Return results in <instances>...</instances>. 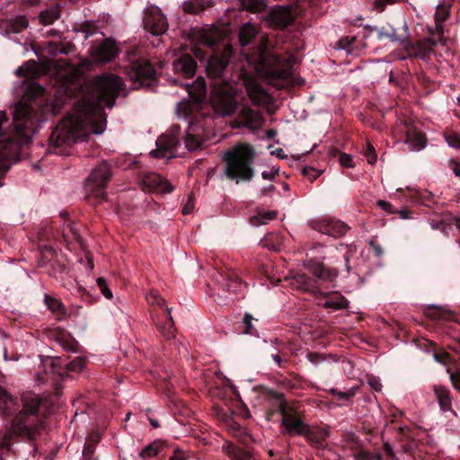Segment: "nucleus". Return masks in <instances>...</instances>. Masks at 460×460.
Here are the masks:
<instances>
[{"label":"nucleus","instance_id":"nucleus-58","mask_svg":"<svg viewBox=\"0 0 460 460\" xmlns=\"http://www.w3.org/2000/svg\"><path fill=\"white\" fill-rule=\"evenodd\" d=\"M99 438L100 437L97 434L92 436L91 440L88 442V444L85 446V447L84 449V453L86 456H89L94 452V446L93 443L97 442L99 440Z\"/></svg>","mask_w":460,"mask_h":460},{"label":"nucleus","instance_id":"nucleus-35","mask_svg":"<svg viewBox=\"0 0 460 460\" xmlns=\"http://www.w3.org/2000/svg\"><path fill=\"white\" fill-rule=\"evenodd\" d=\"M224 450L232 460H250V454L233 444L224 446Z\"/></svg>","mask_w":460,"mask_h":460},{"label":"nucleus","instance_id":"nucleus-63","mask_svg":"<svg viewBox=\"0 0 460 460\" xmlns=\"http://www.w3.org/2000/svg\"><path fill=\"white\" fill-rule=\"evenodd\" d=\"M272 358L279 367L284 368L288 364V360L283 358L279 354L272 355Z\"/></svg>","mask_w":460,"mask_h":460},{"label":"nucleus","instance_id":"nucleus-1","mask_svg":"<svg viewBox=\"0 0 460 460\" xmlns=\"http://www.w3.org/2000/svg\"><path fill=\"white\" fill-rule=\"evenodd\" d=\"M124 87L119 75L103 74L97 76L91 89L75 102L72 112L52 130L49 138L51 151L66 155V147L77 140L86 139L91 133L102 134L107 123L104 107L112 108Z\"/></svg>","mask_w":460,"mask_h":460},{"label":"nucleus","instance_id":"nucleus-41","mask_svg":"<svg viewBox=\"0 0 460 460\" xmlns=\"http://www.w3.org/2000/svg\"><path fill=\"white\" fill-rule=\"evenodd\" d=\"M358 39L356 36H346L339 40L338 45L341 49H346L349 52H352L354 49L358 48Z\"/></svg>","mask_w":460,"mask_h":460},{"label":"nucleus","instance_id":"nucleus-20","mask_svg":"<svg viewBox=\"0 0 460 460\" xmlns=\"http://www.w3.org/2000/svg\"><path fill=\"white\" fill-rule=\"evenodd\" d=\"M247 94L254 105H261L270 98L268 93L260 83L250 79L245 83Z\"/></svg>","mask_w":460,"mask_h":460},{"label":"nucleus","instance_id":"nucleus-48","mask_svg":"<svg viewBox=\"0 0 460 460\" xmlns=\"http://www.w3.org/2000/svg\"><path fill=\"white\" fill-rule=\"evenodd\" d=\"M364 155L366 156L368 164H374L377 160V155L373 145L369 142L366 144L364 149Z\"/></svg>","mask_w":460,"mask_h":460},{"label":"nucleus","instance_id":"nucleus-22","mask_svg":"<svg viewBox=\"0 0 460 460\" xmlns=\"http://www.w3.org/2000/svg\"><path fill=\"white\" fill-rule=\"evenodd\" d=\"M29 26V21L25 15H18L14 18L5 20L2 22L1 28L6 35L20 33Z\"/></svg>","mask_w":460,"mask_h":460},{"label":"nucleus","instance_id":"nucleus-46","mask_svg":"<svg viewBox=\"0 0 460 460\" xmlns=\"http://www.w3.org/2000/svg\"><path fill=\"white\" fill-rule=\"evenodd\" d=\"M449 16V10L448 8L444 4H439L437 7L436 13H435V21L436 23H443L447 17Z\"/></svg>","mask_w":460,"mask_h":460},{"label":"nucleus","instance_id":"nucleus-28","mask_svg":"<svg viewBox=\"0 0 460 460\" xmlns=\"http://www.w3.org/2000/svg\"><path fill=\"white\" fill-rule=\"evenodd\" d=\"M405 142L411 146L412 150H421L427 145V138L424 133L411 128L406 132Z\"/></svg>","mask_w":460,"mask_h":460},{"label":"nucleus","instance_id":"nucleus-18","mask_svg":"<svg viewBox=\"0 0 460 460\" xmlns=\"http://www.w3.org/2000/svg\"><path fill=\"white\" fill-rule=\"evenodd\" d=\"M172 66L174 72L185 78L193 77L196 74L197 63L190 54H182Z\"/></svg>","mask_w":460,"mask_h":460},{"label":"nucleus","instance_id":"nucleus-64","mask_svg":"<svg viewBox=\"0 0 460 460\" xmlns=\"http://www.w3.org/2000/svg\"><path fill=\"white\" fill-rule=\"evenodd\" d=\"M178 111H182V113L184 114L185 118L187 119L190 112V107L188 103H179L178 105Z\"/></svg>","mask_w":460,"mask_h":460},{"label":"nucleus","instance_id":"nucleus-13","mask_svg":"<svg viewBox=\"0 0 460 460\" xmlns=\"http://www.w3.org/2000/svg\"><path fill=\"white\" fill-rule=\"evenodd\" d=\"M310 226L313 229L335 238L344 235L349 229V226L341 220L327 218L313 220Z\"/></svg>","mask_w":460,"mask_h":460},{"label":"nucleus","instance_id":"nucleus-24","mask_svg":"<svg viewBox=\"0 0 460 460\" xmlns=\"http://www.w3.org/2000/svg\"><path fill=\"white\" fill-rule=\"evenodd\" d=\"M304 437L307 441L317 447H323V442L329 437L330 431L326 428H310L308 425L305 429Z\"/></svg>","mask_w":460,"mask_h":460},{"label":"nucleus","instance_id":"nucleus-42","mask_svg":"<svg viewBox=\"0 0 460 460\" xmlns=\"http://www.w3.org/2000/svg\"><path fill=\"white\" fill-rule=\"evenodd\" d=\"M146 299L149 304L156 305L161 309H164L166 311V314H168V312H171V310L166 305L165 300L160 296L157 291L151 290L147 295Z\"/></svg>","mask_w":460,"mask_h":460},{"label":"nucleus","instance_id":"nucleus-50","mask_svg":"<svg viewBox=\"0 0 460 460\" xmlns=\"http://www.w3.org/2000/svg\"><path fill=\"white\" fill-rule=\"evenodd\" d=\"M158 445L155 442H154L145 447L140 452L139 456L143 458L152 457L158 454Z\"/></svg>","mask_w":460,"mask_h":460},{"label":"nucleus","instance_id":"nucleus-56","mask_svg":"<svg viewBox=\"0 0 460 460\" xmlns=\"http://www.w3.org/2000/svg\"><path fill=\"white\" fill-rule=\"evenodd\" d=\"M75 50V45L73 43H60L56 48V51L61 54L67 55Z\"/></svg>","mask_w":460,"mask_h":460},{"label":"nucleus","instance_id":"nucleus-32","mask_svg":"<svg viewBox=\"0 0 460 460\" xmlns=\"http://www.w3.org/2000/svg\"><path fill=\"white\" fill-rule=\"evenodd\" d=\"M60 18V7L58 4L41 11L39 14L40 22L42 25H50Z\"/></svg>","mask_w":460,"mask_h":460},{"label":"nucleus","instance_id":"nucleus-62","mask_svg":"<svg viewBox=\"0 0 460 460\" xmlns=\"http://www.w3.org/2000/svg\"><path fill=\"white\" fill-rule=\"evenodd\" d=\"M369 244H370V246L372 247V249H373V251H374V252H375V254H376V256H378V257H379V256H382V255H383V253H384V250H383V248L381 247V245H380V244H378V243H377L376 241H374V240H371V241L369 242Z\"/></svg>","mask_w":460,"mask_h":460},{"label":"nucleus","instance_id":"nucleus-55","mask_svg":"<svg viewBox=\"0 0 460 460\" xmlns=\"http://www.w3.org/2000/svg\"><path fill=\"white\" fill-rule=\"evenodd\" d=\"M367 384L370 385V387L373 390H375L376 392L381 391L382 385L380 383V380H379L378 376H367Z\"/></svg>","mask_w":460,"mask_h":460},{"label":"nucleus","instance_id":"nucleus-6","mask_svg":"<svg viewBox=\"0 0 460 460\" xmlns=\"http://www.w3.org/2000/svg\"><path fill=\"white\" fill-rule=\"evenodd\" d=\"M255 156L254 147L248 143H239L227 150L223 157L226 178L236 184L252 181Z\"/></svg>","mask_w":460,"mask_h":460},{"label":"nucleus","instance_id":"nucleus-52","mask_svg":"<svg viewBox=\"0 0 460 460\" xmlns=\"http://www.w3.org/2000/svg\"><path fill=\"white\" fill-rule=\"evenodd\" d=\"M339 162L342 167L346 168H353L355 165L353 164V158L350 155L346 153H341L339 156Z\"/></svg>","mask_w":460,"mask_h":460},{"label":"nucleus","instance_id":"nucleus-49","mask_svg":"<svg viewBox=\"0 0 460 460\" xmlns=\"http://www.w3.org/2000/svg\"><path fill=\"white\" fill-rule=\"evenodd\" d=\"M167 318L170 321L169 327L162 326L161 332L165 339L171 340L174 337V323L171 315V312H168Z\"/></svg>","mask_w":460,"mask_h":460},{"label":"nucleus","instance_id":"nucleus-17","mask_svg":"<svg viewBox=\"0 0 460 460\" xmlns=\"http://www.w3.org/2000/svg\"><path fill=\"white\" fill-rule=\"evenodd\" d=\"M49 336L55 340L66 351L76 352L78 350V341L64 328L56 327L49 330Z\"/></svg>","mask_w":460,"mask_h":460},{"label":"nucleus","instance_id":"nucleus-54","mask_svg":"<svg viewBox=\"0 0 460 460\" xmlns=\"http://www.w3.org/2000/svg\"><path fill=\"white\" fill-rule=\"evenodd\" d=\"M447 144L455 148H460V134L450 133L446 136Z\"/></svg>","mask_w":460,"mask_h":460},{"label":"nucleus","instance_id":"nucleus-21","mask_svg":"<svg viewBox=\"0 0 460 460\" xmlns=\"http://www.w3.org/2000/svg\"><path fill=\"white\" fill-rule=\"evenodd\" d=\"M178 144L175 136H161L156 140V149L150 152L151 156L160 158L165 157Z\"/></svg>","mask_w":460,"mask_h":460},{"label":"nucleus","instance_id":"nucleus-40","mask_svg":"<svg viewBox=\"0 0 460 460\" xmlns=\"http://www.w3.org/2000/svg\"><path fill=\"white\" fill-rule=\"evenodd\" d=\"M277 216L275 211L259 212L257 215L251 217V224L258 226L260 225H265L269 221L273 220Z\"/></svg>","mask_w":460,"mask_h":460},{"label":"nucleus","instance_id":"nucleus-3","mask_svg":"<svg viewBox=\"0 0 460 460\" xmlns=\"http://www.w3.org/2000/svg\"><path fill=\"white\" fill-rule=\"evenodd\" d=\"M229 58L225 54H214L207 61L206 73L210 79L209 101L213 110L221 116L230 117L240 108L237 91L225 77Z\"/></svg>","mask_w":460,"mask_h":460},{"label":"nucleus","instance_id":"nucleus-51","mask_svg":"<svg viewBox=\"0 0 460 460\" xmlns=\"http://www.w3.org/2000/svg\"><path fill=\"white\" fill-rule=\"evenodd\" d=\"M96 282H97V285H98L101 292L102 293V295L106 298H108V299L112 298V292L108 288V285H107V282H106L105 279L104 278H98Z\"/></svg>","mask_w":460,"mask_h":460},{"label":"nucleus","instance_id":"nucleus-26","mask_svg":"<svg viewBox=\"0 0 460 460\" xmlns=\"http://www.w3.org/2000/svg\"><path fill=\"white\" fill-rule=\"evenodd\" d=\"M405 50L407 51L408 57L426 60L429 58V54L432 51V47L422 41H418L417 43L410 42L405 46Z\"/></svg>","mask_w":460,"mask_h":460},{"label":"nucleus","instance_id":"nucleus-27","mask_svg":"<svg viewBox=\"0 0 460 460\" xmlns=\"http://www.w3.org/2000/svg\"><path fill=\"white\" fill-rule=\"evenodd\" d=\"M18 409V402L16 400L6 392L5 389L0 386V411L4 416L13 414Z\"/></svg>","mask_w":460,"mask_h":460},{"label":"nucleus","instance_id":"nucleus-30","mask_svg":"<svg viewBox=\"0 0 460 460\" xmlns=\"http://www.w3.org/2000/svg\"><path fill=\"white\" fill-rule=\"evenodd\" d=\"M434 392L440 409L443 411L451 410V396L449 391L442 385H435Z\"/></svg>","mask_w":460,"mask_h":460},{"label":"nucleus","instance_id":"nucleus-11","mask_svg":"<svg viewBox=\"0 0 460 460\" xmlns=\"http://www.w3.org/2000/svg\"><path fill=\"white\" fill-rule=\"evenodd\" d=\"M296 17V12L290 5L278 4L270 9L265 21L270 28L283 31L294 23Z\"/></svg>","mask_w":460,"mask_h":460},{"label":"nucleus","instance_id":"nucleus-45","mask_svg":"<svg viewBox=\"0 0 460 460\" xmlns=\"http://www.w3.org/2000/svg\"><path fill=\"white\" fill-rule=\"evenodd\" d=\"M429 317L433 320L452 321L454 319V315L451 313L441 308H435L433 312L429 314Z\"/></svg>","mask_w":460,"mask_h":460},{"label":"nucleus","instance_id":"nucleus-39","mask_svg":"<svg viewBox=\"0 0 460 460\" xmlns=\"http://www.w3.org/2000/svg\"><path fill=\"white\" fill-rule=\"evenodd\" d=\"M243 8L250 13H260L267 5L266 0H240Z\"/></svg>","mask_w":460,"mask_h":460},{"label":"nucleus","instance_id":"nucleus-5","mask_svg":"<svg viewBox=\"0 0 460 460\" xmlns=\"http://www.w3.org/2000/svg\"><path fill=\"white\" fill-rule=\"evenodd\" d=\"M22 410L13 420L12 427L2 437H0V447L10 448V440L14 435L26 436L31 439L41 427L38 420V411L41 404L40 397L31 392L22 394Z\"/></svg>","mask_w":460,"mask_h":460},{"label":"nucleus","instance_id":"nucleus-57","mask_svg":"<svg viewBox=\"0 0 460 460\" xmlns=\"http://www.w3.org/2000/svg\"><path fill=\"white\" fill-rule=\"evenodd\" d=\"M252 316L249 314H245L243 316V324L244 327L243 332L247 334H252L253 326L252 323Z\"/></svg>","mask_w":460,"mask_h":460},{"label":"nucleus","instance_id":"nucleus-43","mask_svg":"<svg viewBox=\"0 0 460 460\" xmlns=\"http://www.w3.org/2000/svg\"><path fill=\"white\" fill-rule=\"evenodd\" d=\"M50 269L49 270V274L52 277H55L58 273H63L66 270V265L65 261L58 257H57L50 262Z\"/></svg>","mask_w":460,"mask_h":460},{"label":"nucleus","instance_id":"nucleus-59","mask_svg":"<svg viewBox=\"0 0 460 460\" xmlns=\"http://www.w3.org/2000/svg\"><path fill=\"white\" fill-rule=\"evenodd\" d=\"M356 389V387H352L345 392H338L332 389V393L336 394L341 399H349L355 395Z\"/></svg>","mask_w":460,"mask_h":460},{"label":"nucleus","instance_id":"nucleus-61","mask_svg":"<svg viewBox=\"0 0 460 460\" xmlns=\"http://www.w3.org/2000/svg\"><path fill=\"white\" fill-rule=\"evenodd\" d=\"M394 0H374V7L378 12H383L388 4H393Z\"/></svg>","mask_w":460,"mask_h":460},{"label":"nucleus","instance_id":"nucleus-44","mask_svg":"<svg viewBox=\"0 0 460 460\" xmlns=\"http://www.w3.org/2000/svg\"><path fill=\"white\" fill-rule=\"evenodd\" d=\"M87 360L85 358L78 357L66 365V369L70 372H82Z\"/></svg>","mask_w":460,"mask_h":460},{"label":"nucleus","instance_id":"nucleus-7","mask_svg":"<svg viewBox=\"0 0 460 460\" xmlns=\"http://www.w3.org/2000/svg\"><path fill=\"white\" fill-rule=\"evenodd\" d=\"M111 177V165L106 161L92 170L84 182V199L90 205L97 206L107 199L106 189Z\"/></svg>","mask_w":460,"mask_h":460},{"label":"nucleus","instance_id":"nucleus-60","mask_svg":"<svg viewBox=\"0 0 460 460\" xmlns=\"http://www.w3.org/2000/svg\"><path fill=\"white\" fill-rule=\"evenodd\" d=\"M279 168H272L269 172L268 171H263L261 172V177L264 180L274 181L276 176L279 175Z\"/></svg>","mask_w":460,"mask_h":460},{"label":"nucleus","instance_id":"nucleus-12","mask_svg":"<svg viewBox=\"0 0 460 460\" xmlns=\"http://www.w3.org/2000/svg\"><path fill=\"white\" fill-rule=\"evenodd\" d=\"M144 29L155 36L165 33L168 30V22L161 9L155 5L147 6L143 16Z\"/></svg>","mask_w":460,"mask_h":460},{"label":"nucleus","instance_id":"nucleus-14","mask_svg":"<svg viewBox=\"0 0 460 460\" xmlns=\"http://www.w3.org/2000/svg\"><path fill=\"white\" fill-rule=\"evenodd\" d=\"M90 51L95 61L107 63L118 56L119 48L113 40L105 39L101 43L93 45Z\"/></svg>","mask_w":460,"mask_h":460},{"label":"nucleus","instance_id":"nucleus-29","mask_svg":"<svg viewBox=\"0 0 460 460\" xmlns=\"http://www.w3.org/2000/svg\"><path fill=\"white\" fill-rule=\"evenodd\" d=\"M212 5V0H189L183 4L182 8L187 13L199 14Z\"/></svg>","mask_w":460,"mask_h":460},{"label":"nucleus","instance_id":"nucleus-47","mask_svg":"<svg viewBox=\"0 0 460 460\" xmlns=\"http://www.w3.org/2000/svg\"><path fill=\"white\" fill-rule=\"evenodd\" d=\"M80 31L85 34V38H88L98 31V27L93 22L86 21L80 24Z\"/></svg>","mask_w":460,"mask_h":460},{"label":"nucleus","instance_id":"nucleus-15","mask_svg":"<svg viewBox=\"0 0 460 460\" xmlns=\"http://www.w3.org/2000/svg\"><path fill=\"white\" fill-rule=\"evenodd\" d=\"M143 189L151 192L170 193L173 188L171 183L155 172H148L142 178Z\"/></svg>","mask_w":460,"mask_h":460},{"label":"nucleus","instance_id":"nucleus-23","mask_svg":"<svg viewBox=\"0 0 460 460\" xmlns=\"http://www.w3.org/2000/svg\"><path fill=\"white\" fill-rule=\"evenodd\" d=\"M424 345L427 351H430L433 354L434 359L444 366H450L454 363L455 359L450 353L446 351L442 348H438L436 343L429 341H425Z\"/></svg>","mask_w":460,"mask_h":460},{"label":"nucleus","instance_id":"nucleus-19","mask_svg":"<svg viewBox=\"0 0 460 460\" xmlns=\"http://www.w3.org/2000/svg\"><path fill=\"white\" fill-rule=\"evenodd\" d=\"M264 119L260 111H254L250 107L243 106L238 113V123L249 128H258L263 123Z\"/></svg>","mask_w":460,"mask_h":460},{"label":"nucleus","instance_id":"nucleus-38","mask_svg":"<svg viewBox=\"0 0 460 460\" xmlns=\"http://www.w3.org/2000/svg\"><path fill=\"white\" fill-rule=\"evenodd\" d=\"M436 215H438V213L435 212ZM439 219H430V226L434 230H440L443 233H446L447 226H450V219H451V214L446 212V213H440L439 214Z\"/></svg>","mask_w":460,"mask_h":460},{"label":"nucleus","instance_id":"nucleus-31","mask_svg":"<svg viewBox=\"0 0 460 460\" xmlns=\"http://www.w3.org/2000/svg\"><path fill=\"white\" fill-rule=\"evenodd\" d=\"M258 33L257 28L250 23H244L239 31V41L242 46L249 45Z\"/></svg>","mask_w":460,"mask_h":460},{"label":"nucleus","instance_id":"nucleus-36","mask_svg":"<svg viewBox=\"0 0 460 460\" xmlns=\"http://www.w3.org/2000/svg\"><path fill=\"white\" fill-rule=\"evenodd\" d=\"M57 252L49 245H43L40 247V257L39 259V267L45 268L52 262V261L57 257Z\"/></svg>","mask_w":460,"mask_h":460},{"label":"nucleus","instance_id":"nucleus-9","mask_svg":"<svg viewBox=\"0 0 460 460\" xmlns=\"http://www.w3.org/2000/svg\"><path fill=\"white\" fill-rule=\"evenodd\" d=\"M124 73L132 82L134 88L151 86L156 80V71L146 59L133 56L124 66Z\"/></svg>","mask_w":460,"mask_h":460},{"label":"nucleus","instance_id":"nucleus-37","mask_svg":"<svg viewBox=\"0 0 460 460\" xmlns=\"http://www.w3.org/2000/svg\"><path fill=\"white\" fill-rule=\"evenodd\" d=\"M414 201L429 208L436 204L434 195L429 190H417L413 196Z\"/></svg>","mask_w":460,"mask_h":460},{"label":"nucleus","instance_id":"nucleus-8","mask_svg":"<svg viewBox=\"0 0 460 460\" xmlns=\"http://www.w3.org/2000/svg\"><path fill=\"white\" fill-rule=\"evenodd\" d=\"M269 395L276 401L277 410L282 416L280 423L284 433L288 436H303L307 425L304 422L301 412L288 403L282 394L270 390Z\"/></svg>","mask_w":460,"mask_h":460},{"label":"nucleus","instance_id":"nucleus-2","mask_svg":"<svg viewBox=\"0 0 460 460\" xmlns=\"http://www.w3.org/2000/svg\"><path fill=\"white\" fill-rule=\"evenodd\" d=\"M55 115V106L46 90L38 84H31L24 100L16 103L13 111V122L4 111H0V148L4 153L13 151L31 141L40 123Z\"/></svg>","mask_w":460,"mask_h":460},{"label":"nucleus","instance_id":"nucleus-16","mask_svg":"<svg viewBox=\"0 0 460 460\" xmlns=\"http://www.w3.org/2000/svg\"><path fill=\"white\" fill-rule=\"evenodd\" d=\"M184 136V143L188 150L193 151L202 145L203 128L196 119H190Z\"/></svg>","mask_w":460,"mask_h":460},{"label":"nucleus","instance_id":"nucleus-25","mask_svg":"<svg viewBox=\"0 0 460 460\" xmlns=\"http://www.w3.org/2000/svg\"><path fill=\"white\" fill-rule=\"evenodd\" d=\"M43 301L47 308L57 315L58 321H62L68 316L67 310L61 300L46 294Z\"/></svg>","mask_w":460,"mask_h":460},{"label":"nucleus","instance_id":"nucleus-33","mask_svg":"<svg viewBox=\"0 0 460 460\" xmlns=\"http://www.w3.org/2000/svg\"><path fill=\"white\" fill-rule=\"evenodd\" d=\"M221 278L226 282L222 284L223 291L237 292L243 284L241 278L234 272H230L226 276L221 275Z\"/></svg>","mask_w":460,"mask_h":460},{"label":"nucleus","instance_id":"nucleus-4","mask_svg":"<svg viewBox=\"0 0 460 460\" xmlns=\"http://www.w3.org/2000/svg\"><path fill=\"white\" fill-rule=\"evenodd\" d=\"M308 269L314 279L305 273H297L294 279L298 288L311 292L317 297L324 299L321 304L323 308L337 311L349 306V301L341 294L339 292H323L318 286L319 282L333 281L338 276L337 270L327 268L323 262L314 260L309 261Z\"/></svg>","mask_w":460,"mask_h":460},{"label":"nucleus","instance_id":"nucleus-10","mask_svg":"<svg viewBox=\"0 0 460 460\" xmlns=\"http://www.w3.org/2000/svg\"><path fill=\"white\" fill-rule=\"evenodd\" d=\"M262 64L268 72L275 78L288 80L294 75V66L298 63V58L292 54L281 56L272 54L269 58L261 57Z\"/></svg>","mask_w":460,"mask_h":460},{"label":"nucleus","instance_id":"nucleus-34","mask_svg":"<svg viewBox=\"0 0 460 460\" xmlns=\"http://www.w3.org/2000/svg\"><path fill=\"white\" fill-rule=\"evenodd\" d=\"M61 237L66 245H70L71 239L75 240L78 243H82V237L79 234L75 224L72 222L67 223L66 226L61 231Z\"/></svg>","mask_w":460,"mask_h":460},{"label":"nucleus","instance_id":"nucleus-53","mask_svg":"<svg viewBox=\"0 0 460 460\" xmlns=\"http://www.w3.org/2000/svg\"><path fill=\"white\" fill-rule=\"evenodd\" d=\"M302 173L304 176L307 177L311 182L315 181L320 175V172L316 171L313 167H307V166L303 168Z\"/></svg>","mask_w":460,"mask_h":460}]
</instances>
